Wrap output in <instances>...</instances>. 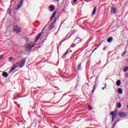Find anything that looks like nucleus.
<instances>
[{
    "mask_svg": "<svg viewBox=\"0 0 128 128\" xmlns=\"http://www.w3.org/2000/svg\"><path fill=\"white\" fill-rule=\"evenodd\" d=\"M18 66H16V64H14L13 66H12L10 70V72H14V70L16 68H18Z\"/></svg>",
    "mask_w": 128,
    "mask_h": 128,
    "instance_id": "9",
    "label": "nucleus"
},
{
    "mask_svg": "<svg viewBox=\"0 0 128 128\" xmlns=\"http://www.w3.org/2000/svg\"><path fill=\"white\" fill-rule=\"evenodd\" d=\"M116 122H115V123L114 124V126H113V128H114V126H116Z\"/></svg>",
    "mask_w": 128,
    "mask_h": 128,
    "instance_id": "29",
    "label": "nucleus"
},
{
    "mask_svg": "<svg viewBox=\"0 0 128 128\" xmlns=\"http://www.w3.org/2000/svg\"><path fill=\"white\" fill-rule=\"evenodd\" d=\"M56 22V18H55L54 19V20L53 22L50 26L49 28L50 30H52V28H54V24H55Z\"/></svg>",
    "mask_w": 128,
    "mask_h": 128,
    "instance_id": "4",
    "label": "nucleus"
},
{
    "mask_svg": "<svg viewBox=\"0 0 128 128\" xmlns=\"http://www.w3.org/2000/svg\"><path fill=\"white\" fill-rule=\"evenodd\" d=\"M121 107H122V105L120 104V102H118L117 108H120Z\"/></svg>",
    "mask_w": 128,
    "mask_h": 128,
    "instance_id": "20",
    "label": "nucleus"
},
{
    "mask_svg": "<svg viewBox=\"0 0 128 128\" xmlns=\"http://www.w3.org/2000/svg\"><path fill=\"white\" fill-rule=\"evenodd\" d=\"M32 48H34V43L30 42L24 46V50L26 52H30Z\"/></svg>",
    "mask_w": 128,
    "mask_h": 128,
    "instance_id": "1",
    "label": "nucleus"
},
{
    "mask_svg": "<svg viewBox=\"0 0 128 128\" xmlns=\"http://www.w3.org/2000/svg\"><path fill=\"white\" fill-rule=\"evenodd\" d=\"M126 78H128V73L125 75Z\"/></svg>",
    "mask_w": 128,
    "mask_h": 128,
    "instance_id": "27",
    "label": "nucleus"
},
{
    "mask_svg": "<svg viewBox=\"0 0 128 128\" xmlns=\"http://www.w3.org/2000/svg\"><path fill=\"white\" fill-rule=\"evenodd\" d=\"M74 2H78V0H73Z\"/></svg>",
    "mask_w": 128,
    "mask_h": 128,
    "instance_id": "30",
    "label": "nucleus"
},
{
    "mask_svg": "<svg viewBox=\"0 0 128 128\" xmlns=\"http://www.w3.org/2000/svg\"><path fill=\"white\" fill-rule=\"evenodd\" d=\"M96 6H95L92 12V16H94V14H96Z\"/></svg>",
    "mask_w": 128,
    "mask_h": 128,
    "instance_id": "13",
    "label": "nucleus"
},
{
    "mask_svg": "<svg viewBox=\"0 0 128 128\" xmlns=\"http://www.w3.org/2000/svg\"><path fill=\"white\" fill-rule=\"evenodd\" d=\"M110 116H112V122H114V120H116V114H118V110L110 112Z\"/></svg>",
    "mask_w": 128,
    "mask_h": 128,
    "instance_id": "2",
    "label": "nucleus"
},
{
    "mask_svg": "<svg viewBox=\"0 0 128 128\" xmlns=\"http://www.w3.org/2000/svg\"><path fill=\"white\" fill-rule=\"evenodd\" d=\"M118 116H119L120 118H126V116L128 115L126 114L120 112L118 113Z\"/></svg>",
    "mask_w": 128,
    "mask_h": 128,
    "instance_id": "6",
    "label": "nucleus"
},
{
    "mask_svg": "<svg viewBox=\"0 0 128 128\" xmlns=\"http://www.w3.org/2000/svg\"><path fill=\"white\" fill-rule=\"evenodd\" d=\"M112 37H110L108 40H107V42H112Z\"/></svg>",
    "mask_w": 128,
    "mask_h": 128,
    "instance_id": "16",
    "label": "nucleus"
},
{
    "mask_svg": "<svg viewBox=\"0 0 128 128\" xmlns=\"http://www.w3.org/2000/svg\"><path fill=\"white\" fill-rule=\"evenodd\" d=\"M76 60H78V58H76Z\"/></svg>",
    "mask_w": 128,
    "mask_h": 128,
    "instance_id": "33",
    "label": "nucleus"
},
{
    "mask_svg": "<svg viewBox=\"0 0 128 128\" xmlns=\"http://www.w3.org/2000/svg\"><path fill=\"white\" fill-rule=\"evenodd\" d=\"M14 30L16 34H20V32H22V29L20 28V27L18 26H14Z\"/></svg>",
    "mask_w": 128,
    "mask_h": 128,
    "instance_id": "3",
    "label": "nucleus"
},
{
    "mask_svg": "<svg viewBox=\"0 0 128 128\" xmlns=\"http://www.w3.org/2000/svg\"><path fill=\"white\" fill-rule=\"evenodd\" d=\"M2 76H4V78H8V74L6 72H4L2 73Z\"/></svg>",
    "mask_w": 128,
    "mask_h": 128,
    "instance_id": "14",
    "label": "nucleus"
},
{
    "mask_svg": "<svg viewBox=\"0 0 128 128\" xmlns=\"http://www.w3.org/2000/svg\"><path fill=\"white\" fill-rule=\"evenodd\" d=\"M14 60V58H9L10 62H12V60Z\"/></svg>",
    "mask_w": 128,
    "mask_h": 128,
    "instance_id": "23",
    "label": "nucleus"
},
{
    "mask_svg": "<svg viewBox=\"0 0 128 128\" xmlns=\"http://www.w3.org/2000/svg\"><path fill=\"white\" fill-rule=\"evenodd\" d=\"M128 67H126L124 68V72H128Z\"/></svg>",
    "mask_w": 128,
    "mask_h": 128,
    "instance_id": "22",
    "label": "nucleus"
},
{
    "mask_svg": "<svg viewBox=\"0 0 128 128\" xmlns=\"http://www.w3.org/2000/svg\"><path fill=\"white\" fill-rule=\"evenodd\" d=\"M118 94H122V90L120 88H119L118 89Z\"/></svg>",
    "mask_w": 128,
    "mask_h": 128,
    "instance_id": "17",
    "label": "nucleus"
},
{
    "mask_svg": "<svg viewBox=\"0 0 128 128\" xmlns=\"http://www.w3.org/2000/svg\"><path fill=\"white\" fill-rule=\"evenodd\" d=\"M49 8H50L51 10H49L50 12H54V5H50L49 6Z\"/></svg>",
    "mask_w": 128,
    "mask_h": 128,
    "instance_id": "12",
    "label": "nucleus"
},
{
    "mask_svg": "<svg viewBox=\"0 0 128 128\" xmlns=\"http://www.w3.org/2000/svg\"><path fill=\"white\" fill-rule=\"evenodd\" d=\"M96 84H94L92 90V94H94V90H96Z\"/></svg>",
    "mask_w": 128,
    "mask_h": 128,
    "instance_id": "19",
    "label": "nucleus"
},
{
    "mask_svg": "<svg viewBox=\"0 0 128 128\" xmlns=\"http://www.w3.org/2000/svg\"><path fill=\"white\" fill-rule=\"evenodd\" d=\"M42 32L39 33L37 36H36V38H35V42H37L38 41L40 40V38L42 36Z\"/></svg>",
    "mask_w": 128,
    "mask_h": 128,
    "instance_id": "8",
    "label": "nucleus"
},
{
    "mask_svg": "<svg viewBox=\"0 0 128 128\" xmlns=\"http://www.w3.org/2000/svg\"><path fill=\"white\" fill-rule=\"evenodd\" d=\"M116 8H111V14H116Z\"/></svg>",
    "mask_w": 128,
    "mask_h": 128,
    "instance_id": "11",
    "label": "nucleus"
},
{
    "mask_svg": "<svg viewBox=\"0 0 128 128\" xmlns=\"http://www.w3.org/2000/svg\"><path fill=\"white\" fill-rule=\"evenodd\" d=\"M120 84H122V82H120V80H118L116 82V84L117 86H120Z\"/></svg>",
    "mask_w": 128,
    "mask_h": 128,
    "instance_id": "15",
    "label": "nucleus"
},
{
    "mask_svg": "<svg viewBox=\"0 0 128 128\" xmlns=\"http://www.w3.org/2000/svg\"><path fill=\"white\" fill-rule=\"evenodd\" d=\"M126 108H128V105H127V106H126Z\"/></svg>",
    "mask_w": 128,
    "mask_h": 128,
    "instance_id": "32",
    "label": "nucleus"
},
{
    "mask_svg": "<svg viewBox=\"0 0 128 128\" xmlns=\"http://www.w3.org/2000/svg\"><path fill=\"white\" fill-rule=\"evenodd\" d=\"M56 0V2H57L58 0Z\"/></svg>",
    "mask_w": 128,
    "mask_h": 128,
    "instance_id": "34",
    "label": "nucleus"
},
{
    "mask_svg": "<svg viewBox=\"0 0 128 128\" xmlns=\"http://www.w3.org/2000/svg\"><path fill=\"white\" fill-rule=\"evenodd\" d=\"M20 62V68H22L24 66V64H26V58L22 60Z\"/></svg>",
    "mask_w": 128,
    "mask_h": 128,
    "instance_id": "5",
    "label": "nucleus"
},
{
    "mask_svg": "<svg viewBox=\"0 0 128 128\" xmlns=\"http://www.w3.org/2000/svg\"><path fill=\"white\" fill-rule=\"evenodd\" d=\"M81 68H82V64H80L78 66V70H80Z\"/></svg>",
    "mask_w": 128,
    "mask_h": 128,
    "instance_id": "18",
    "label": "nucleus"
},
{
    "mask_svg": "<svg viewBox=\"0 0 128 128\" xmlns=\"http://www.w3.org/2000/svg\"><path fill=\"white\" fill-rule=\"evenodd\" d=\"M23 2H24V0H20V3L18 4V5L17 6V7L16 8V10H20V8L21 6H22Z\"/></svg>",
    "mask_w": 128,
    "mask_h": 128,
    "instance_id": "7",
    "label": "nucleus"
},
{
    "mask_svg": "<svg viewBox=\"0 0 128 128\" xmlns=\"http://www.w3.org/2000/svg\"><path fill=\"white\" fill-rule=\"evenodd\" d=\"M68 50H67L62 56V58H64V56H66V54H68Z\"/></svg>",
    "mask_w": 128,
    "mask_h": 128,
    "instance_id": "21",
    "label": "nucleus"
},
{
    "mask_svg": "<svg viewBox=\"0 0 128 128\" xmlns=\"http://www.w3.org/2000/svg\"><path fill=\"white\" fill-rule=\"evenodd\" d=\"M105 88H106V87L105 88H102V90H104Z\"/></svg>",
    "mask_w": 128,
    "mask_h": 128,
    "instance_id": "31",
    "label": "nucleus"
},
{
    "mask_svg": "<svg viewBox=\"0 0 128 128\" xmlns=\"http://www.w3.org/2000/svg\"><path fill=\"white\" fill-rule=\"evenodd\" d=\"M56 12H54V13L52 14V16L50 19V22H52V20H54V16H56Z\"/></svg>",
    "mask_w": 128,
    "mask_h": 128,
    "instance_id": "10",
    "label": "nucleus"
},
{
    "mask_svg": "<svg viewBox=\"0 0 128 128\" xmlns=\"http://www.w3.org/2000/svg\"><path fill=\"white\" fill-rule=\"evenodd\" d=\"M126 52H124L122 54V56H124V55L126 54Z\"/></svg>",
    "mask_w": 128,
    "mask_h": 128,
    "instance_id": "24",
    "label": "nucleus"
},
{
    "mask_svg": "<svg viewBox=\"0 0 128 128\" xmlns=\"http://www.w3.org/2000/svg\"><path fill=\"white\" fill-rule=\"evenodd\" d=\"M2 56H0V60L2 58Z\"/></svg>",
    "mask_w": 128,
    "mask_h": 128,
    "instance_id": "28",
    "label": "nucleus"
},
{
    "mask_svg": "<svg viewBox=\"0 0 128 128\" xmlns=\"http://www.w3.org/2000/svg\"><path fill=\"white\" fill-rule=\"evenodd\" d=\"M92 110V106H89L88 110Z\"/></svg>",
    "mask_w": 128,
    "mask_h": 128,
    "instance_id": "25",
    "label": "nucleus"
},
{
    "mask_svg": "<svg viewBox=\"0 0 128 128\" xmlns=\"http://www.w3.org/2000/svg\"><path fill=\"white\" fill-rule=\"evenodd\" d=\"M16 64H18V65H17L18 66H20V62H16Z\"/></svg>",
    "mask_w": 128,
    "mask_h": 128,
    "instance_id": "26",
    "label": "nucleus"
}]
</instances>
